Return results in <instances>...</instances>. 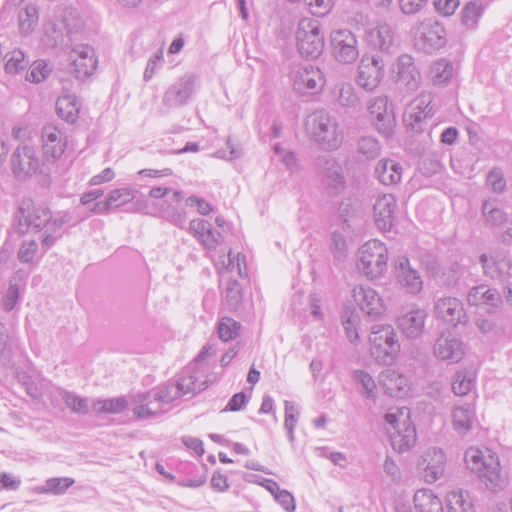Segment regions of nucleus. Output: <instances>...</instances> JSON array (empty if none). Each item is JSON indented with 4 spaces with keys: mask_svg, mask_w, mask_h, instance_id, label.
Segmentation results:
<instances>
[{
    "mask_svg": "<svg viewBox=\"0 0 512 512\" xmlns=\"http://www.w3.org/2000/svg\"><path fill=\"white\" fill-rule=\"evenodd\" d=\"M313 143L323 151L338 150L344 140V132L338 119L325 110L312 113L306 122Z\"/></svg>",
    "mask_w": 512,
    "mask_h": 512,
    "instance_id": "1",
    "label": "nucleus"
},
{
    "mask_svg": "<svg viewBox=\"0 0 512 512\" xmlns=\"http://www.w3.org/2000/svg\"><path fill=\"white\" fill-rule=\"evenodd\" d=\"M469 469L475 471L480 480L492 491L502 490L506 478L501 473L498 456L490 449L470 447L464 455Z\"/></svg>",
    "mask_w": 512,
    "mask_h": 512,
    "instance_id": "2",
    "label": "nucleus"
},
{
    "mask_svg": "<svg viewBox=\"0 0 512 512\" xmlns=\"http://www.w3.org/2000/svg\"><path fill=\"white\" fill-rule=\"evenodd\" d=\"M385 428L390 435L391 445L399 453L410 449L416 442V429L410 421L406 407H392L384 416Z\"/></svg>",
    "mask_w": 512,
    "mask_h": 512,
    "instance_id": "3",
    "label": "nucleus"
},
{
    "mask_svg": "<svg viewBox=\"0 0 512 512\" xmlns=\"http://www.w3.org/2000/svg\"><path fill=\"white\" fill-rule=\"evenodd\" d=\"M356 266L368 280L383 277L388 269V250L385 244L377 239L364 243L359 249Z\"/></svg>",
    "mask_w": 512,
    "mask_h": 512,
    "instance_id": "4",
    "label": "nucleus"
},
{
    "mask_svg": "<svg viewBox=\"0 0 512 512\" xmlns=\"http://www.w3.org/2000/svg\"><path fill=\"white\" fill-rule=\"evenodd\" d=\"M370 354L379 363L391 365L395 362L400 343L391 325H374L369 335Z\"/></svg>",
    "mask_w": 512,
    "mask_h": 512,
    "instance_id": "5",
    "label": "nucleus"
},
{
    "mask_svg": "<svg viewBox=\"0 0 512 512\" xmlns=\"http://www.w3.org/2000/svg\"><path fill=\"white\" fill-rule=\"evenodd\" d=\"M297 47L301 55L317 58L324 49V36L321 25L313 18H303L299 21L296 31Z\"/></svg>",
    "mask_w": 512,
    "mask_h": 512,
    "instance_id": "6",
    "label": "nucleus"
},
{
    "mask_svg": "<svg viewBox=\"0 0 512 512\" xmlns=\"http://www.w3.org/2000/svg\"><path fill=\"white\" fill-rule=\"evenodd\" d=\"M81 27V21L72 12L56 17L44 25L46 42L51 47L68 46L72 35L76 34Z\"/></svg>",
    "mask_w": 512,
    "mask_h": 512,
    "instance_id": "7",
    "label": "nucleus"
},
{
    "mask_svg": "<svg viewBox=\"0 0 512 512\" xmlns=\"http://www.w3.org/2000/svg\"><path fill=\"white\" fill-rule=\"evenodd\" d=\"M167 389L164 384L153 388L147 392H139L131 395L130 402L135 404L133 414L137 419H147L156 417L167 411L165 405L170 404L173 400L159 397L163 395V390Z\"/></svg>",
    "mask_w": 512,
    "mask_h": 512,
    "instance_id": "8",
    "label": "nucleus"
},
{
    "mask_svg": "<svg viewBox=\"0 0 512 512\" xmlns=\"http://www.w3.org/2000/svg\"><path fill=\"white\" fill-rule=\"evenodd\" d=\"M10 162L12 172L18 180H26L42 173L45 165L36 148L28 144L19 145L12 153Z\"/></svg>",
    "mask_w": 512,
    "mask_h": 512,
    "instance_id": "9",
    "label": "nucleus"
},
{
    "mask_svg": "<svg viewBox=\"0 0 512 512\" xmlns=\"http://www.w3.org/2000/svg\"><path fill=\"white\" fill-rule=\"evenodd\" d=\"M385 76V63L379 55H365L358 65L357 85L367 92L374 91Z\"/></svg>",
    "mask_w": 512,
    "mask_h": 512,
    "instance_id": "10",
    "label": "nucleus"
},
{
    "mask_svg": "<svg viewBox=\"0 0 512 512\" xmlns=\"http://www.w3.org/2000/svg\"><path fill=\"white\" fill-rule=\"evenodd\" d=\"M316 167L321 176V182L329 194L337 195L344 190L346 182L343 169L334 157L319 156L316 160Z\"/></svg>",
    "mask_w": 512,
    "mask_h": 512,
    "instance_id": "11",
    "label": "nucleus"
},
{
    "mask_svg": "<svg viewBox=\"0 0 512 512\" xmlns=\"http://www.w3.org/2000/svg\"><path fill=\"white\" fill-rule=\"evenodd\" d=\"M433 97L430 93L419 94L405 109L403 121L408 129L421 132L426 119L434 114Z\"/></svg>",
    "mask_w": 512,
    "mask_h": 512,
    "instance_id": "12",
    "label": "nucleus"
},
{
    "mask_svg": "<svg viewBox=\"0 0 512 512\" xmlns=\"http://www.w3.org/2000/svg\"><path fill=\"white\" fill-rule=\"evenodd\" d=\"M393 72L399 90L406 93H413L418 90L421 83V74L411 55H400L394 64Z\"/></svg>",
    "mask_w": 512,
    "mask_h": 512,
    "instance_id": "13",
    "label": "nucleus"
},
{
    "mask_svg": "<svg viewBox=\"0 0 512 512\" xmlns=\"http://www.w3.org/2000/svg\"><path fill=\"white\" fill-rule=\"evenodd\" d=\"M164 385L167 389L164 390L165 393L162 392L163 395L161 397L173 401L186 395L192 397L206 388L204 382L197 381V377L192 368L183 370L175 382L169 381Z\"/></svg>",
    "mask_w": 512,
    "mask_h": 512,
    "instance_id": "14",
    "label": "nucleus"
},
{
    "mask_svg": "<svg viewBox=\"0 0 512 512\" xmlns=\"http://www.w3.org/2000/svg\"><path fill=\"white\" fill-rule=\"evenodd\" d=\"M293 88L301 94H315L324 86L323 73L313 65L297 66L290 73Z\"/></svg>",
    "mask_w": 512,
    "mask_h": 512,
    "instance_id": "15",
    "label": "nucleus"
},
{
    "mask_svg": "<svg viewBox=\"0 0 512 512\" xmlns=\"http://www.w3.org/2000/svg\"><path fill=\"white\" fill-rule=\"evenodd\" d=\"M331 46L333 56L340 63L351 64L359 57L358 41L349 30L334 31L331 34Z\"/></svg>",
    "mask_w": 512,
    "mask_h": 512,
    "instance_id": "16",
    "label": "nucleus"
},
{
    "mask_svg": "<svg viewBox=\"0 0 512 512\" xmlns=\"http://www.w3.org/2000/svg\"><path fill=\"white\" fill-rule=\"evenodd\" d=\"M196 82L197 76L194 73L184 74L164 93L162 105L171 109L187 104L194 93Z\"/></svg>",
    "mask_w": 512,
    "mask_h": 512,
    "instance_id": "17",
    "label": "nucleus"
},
{
    "mask_svg": "<svg viewBox=\"0 0 512 512\" xmlns=\"http://www.w3.org/2000/svg\"><path fill=\"white\" fill-rule=\"evenodd\" d=\"M418 468L427 483H434L444 475L446 455L439 448H429L421 456Z\"/></svg>",
    "mask_w": 512,
    "mask_h": 512,
    "instance_id": "18",
    "label": "nucleus"
},
{
    "mask_svg": "<svg viewBox=\"0 0 512 512\" xmlns=\"http://www.w3.org/2000/svg\"><path fill=\"white\" fill-rule=\"evenodd\" d=\"M69 71L79 80L90 76L97 66L95 51L88 45H77L70 53Z\"/></svg>",
    "mask_w": 512,
    "mask_h": 512,
    "instance_id": "19",
    "label": "nucleus"
},
{
    "mask_svg": "<svg viewBox=\"0 0 512 512\" xmlns=\"http://www.w3.org/2000/svg\"><path fill=\"white\" fill-rule=\"evenodd\" d=\"M352 296L360 310L369 317L376 318L385 312L383 299L375 289L369 286H355Z\"/></svg>",
    "mask_w": 512,
    "mask_h": 512,
    "instance_id": "20",
    "label": "nucleus"
},
{
    "mask_svg": "<svg viewBox=\"0 0 512 512\" xmlns=\"http://www.w3.org/2000/svg\"><path fill=\"white\" fill-rule=\"evenodd\" d=\"M369 114L373 117L374 124L380 133H391L394 123V113L389 108V98L385 95L372 98L367 106Z\"/></svg>",
    "mask_w": 512,
    "mask_h": 512,
    "instance_id": "21",
    "label": "nucleus"
},
{
    "mask_svg": "<svg viewBox=\"0 0 512 512\" xmlns=\"http://www.w3.org/2000/svg\"><path fill=\"white\" fill-rule=\"evenodd\" d=\"M433 352L437 359L457 363L465 354V346L461 339L454 335L441 334L434 344Z\"/></svg>",
    "mask_w": 512,
    "mask_h": 512,
    "instance_id": "22",
    "label": "nucleus"
},
{
    "mask_svg": "<svg viewBox=\"0 0 512 512\" xmlns=\"http://www.w3.org/2000/svg\"><path fill=\"white\" fill-rule=\"evenodd\" d=\"M434 312L437 318L454 326L466 323L467 315L460 300L454 297L440 298L435 302Z\"/></svg>",
    "mask_w": 512,
    "mask_h": 512,
    "instance_id": "23",
    "label": "nucleus"
},
{
    "mask_svg": "<svg viewBox=\"0 0 512 512\" xmlns=\"http://www.w3.org/2000/svg\"><path fill=\"white\" fill-rule=\"evenodd\" d=\"M19 213L20 233H26L29 228L36 231L48 230L51 220V212L48 208L42 206L30 208L28 205L27 208L20 207Z\"/></svg>",
    "mask_w": 512,
    "mask_h": 512,
    "instance_id": "24",
    "label": "nucleus"
},
{
    "mask_svg": "<svg viewBox=\"0 0 512 512\" xmlns=\"http://www.w3.org/2000/svg\"><path fill=\"white\" fill-rule=\"evenodd\" d=\"M427 313L421 308H411L397 319L401 332L409 339L419 338L425 329Z\"/></svg>",
    "mask_w": 512,
    "mask_h": 512,
    "instance_id": "25",
    "label": "nucleus"
},
{
    "mask_svg": "<svg viewBox=\"0 0 512 512\" xmlns=\"http://www.w3.org/2000/svg\"><path fill=\"white\" fill-rule=\"evenodd\" d=\"M396 206V199L392 194H383L377 197L373 206V214L379 230L383 232L391 230Z\"/></svg>",
    "mask_w": 512,
    "mask_h": 512,
    "instance_id": "26",
    "label": "nucleus"
},
{
    "mask_svg": "<svg viewBox=\"0 0 512 512\" xmlns=\"http://www.w3.org/2000/svg\"><path fill=\"white\" fill-rule=\"evenodd\" d=\"M42 149L47 161L61 157L66 147L62 132L54 125H45L42 129Z\"/></svg>",
    "mask_w": 512,
    "mask_h": 512,
    "instance_id": "27",
    "label": "nucleus"
},
{
    "mask_svg": "<svg viewBox=\"0 0 512 512\" xmlns=\"http://www.w3.org/2000/svg\"><path fill=\"white\" fill-rule=\"evenodd\" d=\"M483 272L486 276L505 281L510 276L511 259L503 253L480 256Z\"/></svg>",
    "mask_w": 512,
    "mask_h": 512,
    "instance_id": "28",
    "label": "nucleus"
},
{
    "mask_svg": "<svg viewBox=\"0 0 512 512\" xmlns=\"http://www.w3.org/2000/svg\"><path fill=\"white\" fill-rule=\"evenodd\" d=\"M379 383L385 392L392 397L403 398L410 391L409 379L395 370L382 371L379 375Z\"/></svg>",
    "mask_w": 512,
    "mask_h": 512,
    "instance_id": "29",
    "label": "nucleus"
},
{
    "mask_svg": "<svg viewBox=\"0 0 512 512\" xmlns=\"http://www.w3.org/2000/svg\"><path fill=\"white\" fill-rule=\"evenodd\" d=\"M467 301L472 306H484L491 310L501 306L502 297L497 289L482 284L469 290Z\"/></svg>",
    "mask_w": 512,
    "mask_h": 512,
    "instance_id": "30",
    "label": "nucleus"
},
{
    "mask_svg": "<svg viewBox=\"0 0 512 512\" xmlns=\"http://www.w3.org/2000/svg\"><path fill=\"white\" fill-rule=\"evenodd\" d=\"M183 195L180 191L174 190L169 198L163 201L159 206V212L162 218L171 224L183 228L186 222V213L178 204L182 201Z\"/></svg>",
    "mask_w": 512,
    "mask_h": 512,
    "instance_id": "31",
    "label": "nucleus"
},
{
    "mask_svg": "<svg viewBox=\"0 0 512 512\" xmlns=\"http://www.w3.org/2000/svg\"><path fill=\"white\" fill-rule=\"evenodd\" d=\"M397 279L402 287L409 293L417 294L421 291L423 282L418 271L411 268L409 260L405 257L397 262Z\"/></svg>",
    "mask_w": 512,
    "mask_h": 512,
    "instance_id": "32",
    "label": "nucleus"
},
{
    "mask_svg": "<svg viewBox=\"0 0 512 512\" xmlns=\"http://www.w3.org/2000/svg\"><path fill=\"white\" fill-rule=\"evenodd\" d=\"M445 29L434 21L422 25L420 40L426 49L436 50L445 45Z\"/></svg>",
    "mask_w": 512,
    "mask_h": 512,
    "instance_id": "33",
    "label": "nucleus"
},
{
    "mask_svg": "<svg viewBox=\"0 0 512 512\" xmlns=\"http://www.w3.org/2000/svg\"><path fill=\"white\" fill-rule=\"evenodd\" d=\"M367 39L375 48L382 52H389L394 44V32L389 24L379 23L368 32Z\"/></svg>",
    "mask_w": 512,
    "mask_h": 512,
    "instance_id": "34",
    "label": "nucleus"
},
{
    "mask_svg": "<svg viewBox=\"0 0 512 512\" xmlns=\"http://www.w3.org/2000/svg\"><path fill=\"white\" fill-rule=\"evenodd\" d=\"M413 502L416 512H444L441 499L430 489L417 490Z\"/></svg>",
    "mask_w": 512,
    "mask_h": 512,
    "instance_id": "35",
    "label": "nucleus"
},
{
    "mask_svg": "<svg viewBox=\"0 0 512 512\" xmlns=\"http://www.w3.org/2000/svg\"><path fill=\"white\" fill-rule=\"evenodd\" d=\"M375 174L384 185H394L402 178V166L391 159H382L375 168Z\"/></svg>",
    "mask_w": 512,
    "mask_h": 512,
    "instance_id": "36",
    "label": "nucleus"
},
{
    "mask_svg": "<svg viewBox=\"0 0 512 512\" xmlns=\"http://www.w3.org/2000/svg\"><path fill=\"white\" fill-rule=\"evenodd\" d=\"M475 418V410L471 404L455 405L452 411V424L454 430L465 435L472 427Z\"/></svg>",
    "mask_w": 512,
    "mask_h": 512,
    "instance_id": "37",
    "label": "nucleus"
},
{
    "mask_svg": "<svg viewBox=\"0 0 512 512\" xmlns=\"http://www.w3.org/2000/svg\"><path fill=\"white\" fill-rule=\"evenodd\" d=\"M481 213L485 224L490 227H499L507 221V213L499 206L496 198L484 200Z\"/></svg>",
    "mask_w": 512,
    "mask_h": 512,
    "instance_id": "38",
    "label": "nucleus"
},
{
    "mask_svg": "<svg viewBox=\"0 0 512 512\" xmlns=\"http://www.w3.org/2000/svg\"><path fill=\"white\" fill-rule=\"evenodd\" d=\"M57 114L68 123H74L79 115L80 107L73 94H65L58 98L56 102Z\"/></svg>",
    "mask_w": 512,
    "mask_h": 512,
    "instance_id": "39",
    "label": "nucleus"
},
{
    "mask_svg": "<svg viewBox=\"0 0 512 512\" xmlns=\"http://www.w3.org/2000/svg\"><path fill=\"white\" fill-rule=\"evenodd\" d=\"M57 391L67 408H69L72 413L77 415H86L89 413V400L87 397H82L75 392L61 388Z\"/></svg>",
    "mask_w": 512,
    "mask_h": 512,
    "instance_id": "40",
    "label": "nucleus"
},
{
    "mask_svg": "<svg viewBox=\"0 0 512 512\" xmlns=\"http://www.w3.org/2000/svg\"><path fill=\"white\" fill-rule=\"evenodd\" d=\"M476 372L472 369L458 371L452 382V390L458 396L467 395L475 386Z\"/></svg>",
    "mask_w": 512,
    "mask_h": 512,
    "instance_id": "41",
    "label": "nucleus"
},
{
    "mask_svg": "<svg viewBox=\"0 0 512 512\" xmlns=\"http://www.w3.org/2000/svg\"><path fill=\"white\" fill-rule=\"evenodd\" d=\"M39 12L35 5L28 4L19 12L18 24L22 35H30L37 27Z\"/></svg>",
    "mask_w": 512,
    "mask_h": 512,
    "instance_id": "42",
    "label": "nucleus"
},
{
    "mask_svg": "<svg viewBox=\"0 0 512 512\" xmlns=\"http://www.w3.org/2000/svg\"><path fill=\"white\" fill-rule=\"evenodd\" d=\"M485 6L479 0L467 2L462 9V23L468 29H475L482 17Z\"/></svg>",
    "mask_w": 512,
    "mask_h": 512,
    "instance_id": "43",
    "label": "nucleus"
},
{
    "mask_svg": "<svg viewBox=\"0 0 512 512\" xmlns=\"http://www.w3.org/2000/svg\"><path fill=\"white\" fill-rule=\"evenodd\" d=\"M448 512H474L468 494L462 490H453L446 495Z\"/></svg>",
    "mask_w": 512,
    "mask_h": 512,
    "instance_id": "44",
    "label": "nucleus"
},
{
    "mask_svg": "<svg viewBox=\"0 0 512 512\" xmlns=\"http://www.w3.org/2000/svg\"><path fill=\"white\" fill-rule=\"evenodd\" d=\"M333 95L339 105L343 107H355L359 103V97L350 83H338L333 89Z\"/></svg>",
    "mask_w": 512,
    "mask_h": 512,
    "instance_id": "45",
    "label": "nucleus"
},
{
    "mask_svg": "<svg viewBox=\"0 0 512 512\" xmlns=\"http://www.w3.org/2000/svg\"><path fill=\"white\" fill-rule=\"evenodd\" d=\"M353 378L356 381V383L360 386V388H358V392L364 398L372 400L376 399L377 385L369 373L363 370H356L353 373Z\"/></svg>",
    "mask_w": 512,
    "mask_h": 512,
    "instance_id": "46",
    "label": "nucleus"
},
{
    "mask_svg": "<svg viewBox=\"0 0 512 512\" xmlns=\"http://www.w3.org/2000/svg\"><path fill=\"white\" fill-rule=\"evenodd\" d=\"M92 406L95 412L99 414H119L127 408L128 401L125 397L96 400Z\"/></svg>",
    "mask_w": 512,
    "mask_h": 512,
    "instance_id": "47",
    "label": "nucleus"
},
{
    "mask_svg": "<svg viewBox=\"0 0 512 512\" xmlns=\"http://www.w3.org/2000/svg\"><path fill=\"white\" fill-rule=\"evenodd\" d=\"M4 59V70L7 74H18L28 65V60L26 59L24 52L20 49H15L6 53Z\"/></svg>",
    "mask_w": 512,
    "mask_h": 512,
    "instance_id": "48",
    "label": "nucleus"
},
{
    "mask_svg": "<svg viewBox=\"0 0 512 512\" xmlns=\"http://www.w3.org/2000/svg\"><path fill=\"white\" fill-rule=\"evenodd\" d=\"M453 74L452 64L445 60L439 59L433 63L430 69V77L434 84L440 85L446 83Z\"/></svg>",
    "mask_w": 512,
    "mask_h": 512,
    "instance_id": "49",
    "label": "nucleus"
},
{
    "mask_svg": "<svg viewBox=\"0 0 512 512\" xmlns=\"http://www.w3.org/2000/svg\"><path fill=\"white\" fill-rule=\"evenodd\" d=\"M74 482V479L69 477L49 478L45 481V485L39 489V492L62 495L74 484Z\"/></svg>",
    "mask_w": 512,
    "mask_h": 512,
    "instance_id": "50",
    "label": "nucleus"
},
{
    "mask_svg": "<svg viewBox=\"0 0 512 512\" xmlns=\"http://www.w3.org/2000/svg\"><path fill=\"white\" fill-rule=\"evenodd\" d=\"M51 71L52 68L45 60L38 59L31 64L26 74V80L32 83H40L49 77Z\"/></svg>",
    "mask_w": 512,
    "mask_h": 512,
    "instance_id": "51",
    "label": "nucleus"
},
{
    "mask_svg": "<svg viewBox=\"0 0 512 512\" xmlns=\"http://www.w3.org/2000/svg\"><path fill=\"white\" fill-rule=\"evenodd\" d=\"M135 190L131 187H123L110 191L107 195L108 204L112 209L119 208L135 198Z\"/></svg>",
    "mask_w": 512,
    "mask_h": 512,
    "instance_id": "52",
    "label": "nucleus"
},
{
    "mask_svg": "<svg viewBox=\"0 0 512 512\" xmlns=\"http://www.w3.org/2000/svg\"><path fill=\"white\" fill-rule=\"evenodd\" d=\"M240 327V323L234 319L223 317L218 323V336L224 342L233 340L238 336Z\"/></svg>",
    "mask_w": 512,
    "mask_h": 512,
    "instance_id": "53",
    "label": "nucleus"
},
{
    "mask_svg": "<svg viewBox=\"0 0 512 512\" xmlns=\"http://www.w3.org/2000/svg\"><path fill=\"white\" fill-rule=\"evenodd\" d=\"M360 318L353 311H345L342 315V325L344 327L347 338L351 343H355L359 339L358 325Z\"/></svg>",
    "mask_w": 512,
    "mask_h": 512,
    "instance_id": "54",
    "label": "nucleus"
},
{
    "mask_svg": "<svg viewBox=\"0 0 512 512\" xmlns=\"http://www.w3.org/2000/svg\"><path fill=\"white\" fill-rule=\"evenodd\" d=\"M241 287L237 280L227 279L224 286V299L231 309H237L241 300Z\"/></svg>",
    "mask_w": 512,
    "mask_h": 512,
    "instance_id": "55",
    "label": "nucleus"
},
{
    "mask_svg": "<svg viewBox=\"0 0 512 512\" xmlns=\"http://www.w3.org/2000/svg\"><path fill=\"white\" fill-rule=\"evenodd\" d=\"M357 150L366 159H374L380 154L381 147L374 137L365 136L359 139Z\"/></svg>",
    "mask_w": 512,
    "mask_h": 512,
    "instance_id": "56",
    "label": "nucleus"
},
{
    "mask_svg": "<svg viewBox=\"0 0 512 512\" xmlns=\"http://www.w3.org/2000/svg\"><path fill=\"white\" fill-rule=\"evenodd\" d=\"M486 183L494 193H504L506 190V179L502 169L493 167L486 176Z\"/></svg>",
    "mask_w": 512,
    "mask_h": 512,
    "instance_id": "57",
    "label": "nucleus"
},
{
    "mask_svg": "<svg viewBox=\"0 0 512 512\" xmlns=\"http://www.w3.org/2000/svg\"><path fill=\"white\" fill-rule=\"evenodd\" d=\"M38 251V243L35 240L23 241L17 252V258L21 263H31Z\"/></svg>",
    "mask_w": 512,
    "mask_h": 512,
    "instance_id": "58",
    "label": "nucleus"
},
{
    "mask_svg": "<svg viewBox=\"0 0 512 512\" xmlns=\"http://www.w3.org/2000/svg\"><path fill=\"white\" fill-rule=\"evenodd\" d=\"M226 144H227L228 150L220 149V150L216 151L214 153V156L216 158L231 161V160L238 159L242 156V149H241L240 145L233 144L230 137L227 138Z\"/></svg>",
    "mask_w": 512,
    "mask_h": 512,
    "instance_id": "59",
    "label": "nucleus"
},
{
    "mask_svg": "<svg viewBox=\"0 0 512 512\" xmlns=\"http://www.w3.org/2000/svg\"><path fill=\"white\" fill-rule=\"evenodd\" d=\"M11 358V347L9 344V335L5 324L0 323V361L4 364Z\"/></svg>",
    "mask_w": 512,
    "mask_h": 512,
    "instance_id": "60",
    "label": "nucleus"
},
{
    "mask_svg": "<svg viewBox=\"0 0 512 512\" xmlns=\"http://www.w3.org/2000/svg\"><path fill=\"white\" fill-rule=\"evenodd\" d=\"M164 62L163 51L158 50L153 56H151L148 60L146 69L144 71L143 78L145 81H149L152 79L154 74L156 73L157 66H161Z\"/></svg>",
    "mask_w": 512,
    "mask_h": 512,
    "instance_id": "61",
    "label": "nucleus"
},
{
    "mask_svg": "<svg viewBox=\"0 0 512 512\" xmlns=\"http://www.w3.org/2000/svg\"><path fill=\"white\" fill-rule=\"evenodd\" d=\"M19 295H20L19 285L17 283H14L13 281H11L9 284V287L7 289V292H6L4 302H3V307L7 312L11 311L15 307V305L19 299Z\"/></svg>",
    "mask_w": 512,
    "mask_h": 512,
    "instance_id": "62",
    "label": "nucleus"
},
{
    "mask_svg": "<svg viewBox=\"0 0 512 512\" xmlns=\"http://www.w3.org/2000/svg\"><path fill=\"white\" fill-rule=\"evenodd\" d=\"M205 233L202 234V236L199 238V241L209 250L216 249L217 245L221 241V234L218 232H215L212 229V226L204 231Z\"/></svg>",
    "mask_w": 512,
    "mask_h": 512,
    "instance_id": "63",
    "label": "nucleus"
},
{
    "mask_svg": "<svg viewBox=\"0 0 512 512\" xmlns=\"http://www.w3.org/2000/svg\"><path fill=\"white\" fill-rule=\"evenodd\" d=\"M459 5L458 0H435V9L443 16L452 15Z\"/></svg>",
    "mask_w": 512,
    "mask_h": 512,
    "instance_id": "64",
    "label": "nucleus"
}]
</instances>
